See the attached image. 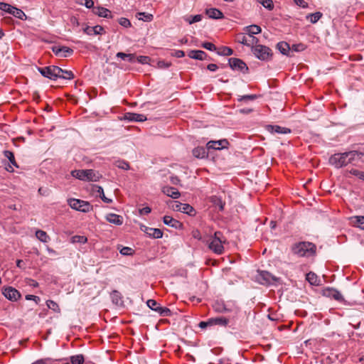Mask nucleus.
I'll use <instances>...</instances> for the list:
<instances>
[{
  "label": "nucleus",
  "instance_id": "48",
  "mask_svg": "<svg viewBox=\"0 0 364 364\" xmlns=\"http://www.w3.org/2000/svg\"><path fill=\"white\" fill-rule=\"evenodd\" d=\"M259 97L257 95H245L242 96H239L237 100L238 101H247V100H255Z\"/></svg>",
  "mask_w": 364,
  "mask_h": 364
},
{
  "label": "nucleus",
  "instance_id": "36",
  "mask_svg": "<svg viewBox=\"0 0 364 364\" xmlns=\"http://www.w3.org/2000/svg\"><path fill=\"white\" fill-rule=\"evenodd\" d=\"M36 236L40 241L43 242H47L50 240V237L46 232L41 230H38L36 232Z\"/></svg>",
  "mask_w": 364,
  "mask_h": 364
},
{
  "label": "nucleus",
  "instance_id": "7",
  "mask_svg": "<svg viewBox=\"0 0 364 364\" xmlns=\"http://www.w3.org/2000/svg\"><path fill=\"white\" fill-rule=\"evenodd\" d=\"M256 279L259 284L266 286L276 285L279 282V278L267 271H258Z\"/></svg>",
  "mask_w": 364,
  "mask_h": 364
},
{
  "label": "nucleus",
  "instance_id": "28",
  "mask_svg": "<svg viewBox=\"0 0 364 364\" xmlns=\"http://www.w3.org/2000/svg\"><path fill=\"white\" fill-rule=\"evenodd\" d=\"M277 48L280 51V53L285 55H289L291 48L289 44L284 41L279 42L277 44Z\"/></svg>",
  "mask_w": 364,
  "mask_h": 364
},
{
  "label": "nucleus",
  "instance_id": "8",
  "mask_svg": "<svg viewBox=\"0 0 364 364\" xmlns=\"http://www.w3.org/2000/svg\"><path fill=\"white\" fill-rule=\"evenodd\" d=\"M71 208L82 213H88L92 210V205L87 201L80 199L70 198L68 200Z\"/></svg>",
  "mask_w": 364,
  "mask_h": 364
},
{
  "label": "nucleus",
  "instance_id": "53",
  "mask_svg": "<svg viewBox=\"0 0 364 364\" xmlns=\"http://www.w3.org/2000/svg\"><path fill=\"white\" fill-rule=\"evenodd\" d=\"M306 48L305 45L303 43L294 44L291 47L292 51L300 52L304 50Z\"/></svg>",
  "mask_w": 364,
  "mask_h": 364
},
{
  "label": "nucleus",
  "instance_id": "58",
  "mask_svg": "<svg viewBox=\"0 0 364 364\" xmlns=\"http://www.w3.org/2000/svg\"><path fill=\"white\" fill-rule=\"evenodd\" d=\"M212 326L210 318H209L207 321H201L199 323L198 326L201 328H205L207 326Z\"/></svg>",
  "mask_w": 364,
  "mask_h": 364
},
{
  "label": "nucleus",
  "instance_id": "30",
  "mask_svg": "<svg viewBox=\"0 0 364 364\" xmlns=\"http://www.w3.org/2000/svg\"><path fill=\"white\" fill-rule=\"evenodd\" d=\"M212 326L218 325L220 326H226L229 323V319L225 317H216L210 318Z\"/></svg>",
  "mask_w": 364,
  "mask_h": 364
},
{
  "label": "nucleus",
  "instance_id": "43",
  "mask_svg": "<svg viewBox=\"0 0 364 364\" xmlns=\"http://www.w3.org/2000/svg\"><path fill=\"white\" fill-rule=\"evenodd\" d=\"M84 356L82 354L73 355L70 357V362L72 364H83Z\"/></svg>",
  "mask_w": 364,
  "mask_h": 364
},
{
  "label": "nucleus",
  "instance_id": "49",
  "mask_svg": "<svg viewBox=\"0 0 364 364\" xmlns=\"http://www.w3.org/2000/svg\"><path fill=\"white\" fill-rule=\"evenodd\" d=\"M116 166L123 170H128L129 169V164L128 162L124 161V160H119L116 161Z\"/></svg>",
  "mask_w": 364,
  "mask_h": 364
},
{
  "label": "nucleus",
  "instance_id": "14",
  "mask_svg": "<svg viewBox=\"0 0 364 364\" xmlns=\"http://www.w3.org/2000/svg\"><path fill=\"white\" fill-rule=\"evenodd\" d=\"M53 52L60 57H68L73 54V50L66 46H53Z\"/></svg>",
  "mask_w": 364,
  "mask_h": 364
},
{
  "label": "nucleus",
  "instance_id": "16",
  "mask_svg": "<svg viewBox=\"0 0 364 364\" xmlns=\"http://www.w3.org/2000/svg\"><path fill=\"white\" fill-rule=\"evenodd\" d=\"M3 154H4V156L6 159H8V160L9 161V162L11 164H9L7 167H6V169L8 171L13 172L14 171L13 166L18 168V165L17 164V163L15 160L14 154L12 151L6 150V151H4Z\"/></svg>",
  "mask_w": 364,
  "mask_h": 364
},
{
  "label": "nucleus",
  "instance_id": "64",
  "mask_svg": "<svg viewBox=\"0 0 364 364\" xmlns=\"http://www.w3.org/2000/svg\"><path fill=\"white\" fill-rule=\"evenodd\" d=\"M251 39L249 41L251 43V47L255 46V45H258L259 39L253 36H250Z\"/></svg>",
  "mask_w": 364,
  "mask_h": 364
},
{
  "label": "nucleus",
  "instance_id": "50",
  "mask_svg": "<svg viewBox=\"0 0 364 364\" xmlns=\"http://www.w3.org/2000/svg\"><path fill=\"white\" fill-rule=\"evenodd\" d=\"M213 308L218 312H224L227 311L224 304L220 302H215Z\"/></svg>",
  "mask_w": 364,
  "mask_h": 364
},
{
  "label": "nucleus",
  "instance_id": "24",
  "mask_svg": "<svg viewBox=\"0 0 364 364\" xmlns=\"http://www.w3.org/2000/svg\"><path fill=\"white\" fill-rule=\"evenodd\" d=\"M93 12L95 14L105 18H112L111 11L104 7L97 6L93 8Z\"/></svg>",
  "mask_w": 364,
  "mask_h": 364
},
{
  "label": "nucleus",
  "instance_id": "39",
  "mask_svg": "<svg viewBox=\"0 0 364 364\" xmlns=\"http://www.w3.org/2000/svg\"><path fill=\"white\" fill-rule=\"evenodd\" d=\"M117 250H119L120 254L122 255L129 256L134 254V250L129 247L118 246Z\"/></svg>",
  "mask_w": 364,
  "mask_h": 364
},
{
  "label": "nucleus",
  "instance_id": "38",
  "mask_svg": "<svg viewBox=\"0 0 364 364\" xmlns=\"http://www.w3.org/2000/svg\"><path fill=\"white\" fill-rule=\"evenodd\" d=\"M111 298L112 302L117 305L120 304L122 302L121 294L117 290L112 291L111 293Z\"/></svg>",
  "mask_w": 364,
  "mask_h": 364
},
{
  "label": "nucleus",
  "instance_id": "18",
  "mask_svg": "<svg viewBox=\"0 0 364 364\" xmlns=\"http://www.w3.org/2000/svg\"><path fill=\"white\" fill-rule=\"evenodd\" d=\"M163 221L165 225L176 229H180L183 227V224L181 222L169 215H165L163 218Z\"/></svg>",
  "mask_w": 364,
  "mask_h": 364
},
{
  "label": "nucleus",
  "instance_id": "47",
  "mask_svg": "<svg viewBox=\"0 0 364 364\" xmlns=\"http://www.w3.org/2000/svg\"><path fill=\"white\" fill-rule=\"evenodd\" d=\"M14 6L4 3V2H0V9L3 11H5L8 14H11V11L14 10Z\"/></svg>",
  "mask_w": 364,
  "mask_h": 364
},
{
  "label": "nucleus",
  "instance_id": "56",
  "mask_svg": "<svg viewBox=\"0 0 364 364\" xmlns=\"http://www.w3.org/2000/svg\"><path fill=\"white\" fill-rule=\"evenodd\" d=\"M87 237H85V236H80V235H77V236H75L73 237V242H80V243H85L87 242Z\"/></svg>",
  "mask_w": 364,
  "mask_h": 364
},
{
  "label": "nucleus",
  "instance_id": "9",
  "mask_svg": "<svg viewBox=\"0 0 364 364\" xmlns=\"http://www.w3.org/2000/svg\"><path fill=\"white\" fill-rule=\"evenodd\" d=\"M38 70L43 76L53 80H55L60 76V71L61 72V68L55 65L38 68Z\"/></svg>",
  "mask_w": 364,
  "mask_h": 364
},
{
  "label": "nucleus",
  "instance_id": "54",
  "mask_svg": "<svg viewBox=\"0 0 364 364\" xmlns=\"http://www.w3.org/2000/svg\"><path fill=\"white\" fill-rule=\"evenodd\" d=\"M202 47L208 50H210V51H215L216 50V46L210 43V42H205L202 44Z\"/></svg>",
  "mask_w": 364,
  "mask_h": 364
},
{
  "label": "nucleus",
  "instance_id": "25",
  "mask_svg": "<svg viewBox=\"0 0 364 364\" xmlns=\"http://www.w3.org/2000/svg\"><path fill=\"white\" fill-rule=\"evenodd\" d=\"M104 31V28L102 26H87L85 29H84V32L87 34V35H98V34H102V32Z\"/></svg>",
  "mask_w": 364,
  "mask_h": 364
},
{
  "label": "nucleus",
  "instance_id": "42",
  "mask_svg": "<svg viewBox=\"0 0 364 364\" xmlns=\"http://www.w3.org/2000/svg\"><path fill=\"white\" fill-rule=\"evenodd\" d=\"M11 14L21 20L26 17L25 13L21 9L16 7H14V10L11 11Z\"/></svg>",
  "mask_w": 364,
  "mask_h": 364
},
{
  "label": "nucleus",
  "instance_id": "34",
  "mask_svg": "<svg viewBox=\"0 0 364 364\" xmlns=\"http://www.w3.org/2000/svg\"><path fill=\"white\" fill-rule=\"evenodd\" d=\"M139 20H142L146 22H150L154 19V16L151 14L146 12H139L136 15Z\"/></svg>",
  "mask_w": 364,
  "mask_h": 364
},
{
  "label": "nucleus",
  "instance_id": "26",
  "mask_svg": "<svg viewBox=\"0 0 364 364\" xmlns=\"http://www.w3.org/2000/svg\"><path fill=\"white\" fill-rule=\"evenodd\" d=\"M145 232L149 237L155 239L161 238L163 236L162 230L158 228H146Z\"/></svg>",
  "mask_w": 364,
  "mask_h": 364
},
{
  "label": "nucleus",
  "instance_id": "62",
  "mask_svg": "<svg viewBox=\"0 0 364 364\" xmlns=\"http://www.w3.org/2000/svg\"><path fill=\"white\" fill-rule=\"evenodd\" d=\"M170 181L173 185H178L180 183V179L178 176H173L170 177Z\"/></svg>",
  "mask_w": 364,
  "mask_h": 364
},
{
  "label": "nucleus",
  "instance_id": "5",
  "mask_svg": "<svg viewBox=\"0 0 364 364\" xmlns=\"http://www.w3.org/2000/svg\"><path fill=\"white\" fill-rule=\"evenodd\" d=\"M252 52L257 58L263 61L270 60L273 55L271 48L263 45L252 46Z\"/></svg>",
  "mask_w": 364,
  "mask_h": 364
},
{
  "label": "nucleus",
  "instance_id": "11",
  "mask_svg": "<svg viewBox=\"0 0 364 364\" xmlns=\"http://www.w3.org/2000/svg\"><path fill=\"white\" fill-rule=\"evenodd\" d=\"M230 67L234 70H239L243 73H247L249 68L246 63L240 58H230L228 60Z\"/></svg>",
  "mask_w": 364,
  "mask_h": 364
},
{
  "label": "nucleus",
  "instance_id": "21",
  "mask_svg": "<svg viewBox=\"0 0 364 364\" xmlns=\"http://www.w3.org/2000/svg\"><path fill=\"white\" fill-rule=\"evenodd\" d=\"M350 223L353 227L360 228L364 230V216L356 215L350 218Z\"/></svg>",
  "mask_w": 364,
  "mask_h": 364
},
{
  "label": "nucleus",
  "instance_id": "12",
  "mask_svg": "<svg viewBox=\"0 0 364 364\" xmlns=\"http://www.w3.org/2000/svg\"><path fill=\"white\" fill-rule=\"evenodd\" d=\"M2 293L6 299L13 301H17L21 297L19 291L11 287L4 288Z\"/></svg>",
  "mask_w": 364,
  "mask_h": 364
},
{
  "label": "nucleus",
  "instance_id": "46",
  "mask_svg": "<svg viewBox=\"0 0 364 364\" xmlns=\"http://www.w3.org/2000/svg\"><path fill=\"white\" fill-rule=\"evenodd\" d=\"M46 304H47V306L54 311L55 312H60V309L58 306V304L55 302L54 301H52V300H48L47 302H46Z\"/></svg>",
  "mask_w": 364,
  "mask_h": 364
},
{
  "label": "nucleus",
  "instance_id": "22",
  "mask_svg": "<svg viewBox=\"0 0 364 364\" xmlns=\"http://www.w3.org/2000/svg\"><path fill=\"white\" fill-rule=\"evenodd\" d=\"M106 220L110 223L120 225L123 223V218L115 213H109L105 217Z\"/></svg>",
  "mask_w": 364,
  "mask_h": 364
},
{
  "label": "nucleus",
  "instance_id": "31",
  "mask_svg": "<svg viewBox=\"0 0 364 364\" xmlns=\"http://www.w3.org/2000/svg\"><path fill=\"white\" fill-rule=\"evenodd\" d=\"M306 279L311 284V285H314V286H318L319 285V279L318 277V276L312 272H310L309 273L306 274Z\"/></svg>",
  "mask_w": 364,
  "mask_h": 364
},
{
  "label": "nucleus",
  "instance_id": "57",
  "mask_svg": "<svg viewBox=\"0 0 364 364\" xmlns=\"http://www.w3.org/2000/svg\"><path fill=\"white\" fill-rule=\"evenodd\" d=\"M26 299L34 301L36 304H38L41 300L38 296L31 295V294L26 295Z\"/></svg>",
  "mask_w": 364,
  "mask_h": 364
},
{
  "label": "nucleus",
  "instance_id": "6",
  "mask_svg": "<svg viewBox=\"0 0 364 364\" xmlns=\"http://www.w3.org/2000/svg\"><path fill=\"white\" fill-rule=\"evenodd\" d=\"M167 205L170 208L174 211H178L183 213H186L190 216L196 215V210L188 203H182L178 201L168 200L166 202Z\"/></svg>",
  "mask_w": 364,
  "mask_h": 364
},
{
  "label": "nucleus",
  "instance_id": "15",
  "mask_svg": "<svg viewBox=\"0 0 364 364\" xmlns=\"http://www.w3.org/2000/svg\"><path fill=\"white\" fill-rule=\"evenodd\" d=\"M124 119L128 122H142L147 119L146 117L141 114L127 112L124 115Z\"/></svg>",
  "mask_w": 364,
  "mask_h": 364
},
{
  "label": "nucleus",
  "instance_id": "10",
  "mask_svg": "<svg viewBox=\"0 0 364 364\" xmlns=\"http://www.w3.org/2000/svg\"><path fill=\"white\" fill-rule=\"evenodd\" d=\"M146 304L151 310L157 312L161 316H170L172 314L171 311L168 308L160 306V304L154 299H149Z\"/></svg>",
  "mask_w": 364,
  "mask_h": 364
},
{
  "label": "nucleus",
  "instance_id": "60",
  "mask_svg": "<svg viewBox=\"0 0 364 364\" xmlns=\"http://www.w3.org/2000/svg\"><path fill=\"white\" fill-rule=\"evenodd\" d=\"M151 209L149 207L146 206L141 209H139V213L140 215H147L151 213Z\"/></svg>",
  "mask_w": 364,
  "mask_h": 364
},
{
  "label": "nucleus",
  "instance_id": "59",
  "mask_svg": "<svg viewBox=\"0 0 364 364\" xmlns=\"http://www.w3.org/2000/svg\"><path fill=\"white\" fill-rule=\"evenodd\" d=\"M294 3L303 8H306L308 6V4L304 0H294Z\"/></svg>",
  "mask_w": 364,
  "mask_h": 364
},
{
  "label": "nucleus",
  "instance_id": "61",
  "mask_svg": "<svg viewBox=\"0 0 364 364\" xmlns=\"http://www.w3.org/2000/svg\"><path fill=\"white\" fill-rule=\"evenodd\" d=\"M159 66L161 68H168L171 66V63L164 60L159 61L158 63Z\"/></svg>",
  "mask_w": 364,
  "mask_h": 364
},
{
  "label": "nucleus",
  "instance_id": "2",
  "mask_svg": "<svg viewBox=\"0 0 364 364\" xmlns=\"http://www.w3.org/2000/svg\"><path fill=\"white\" fill-rule=\"evenodd\" d=\"M316 247L309 242H299L293 244L291 250L294 255L299 257H309L315 254Z\"/></svg>",
  "mask_w": 364,
  "mask_h": 364
},
{
  "label": "nucleus",
  "instance_id": "23",
  "mask_svg": "<svg viewBox=\"0 0 364 364\" xmlns=\"http://www.w3.org/2000/svg\"><path fill=\"white\" fill-rule=\"evenodd\" d=\"M205 13L208 16L209 18H213V19H221L224 17L222 11L215 8H211V9H206Z\"/></svg>",
  "mask_w": 364,
  "mask_h": 364
},
{
  "label": "nucleus",
  "instance_id": "63",
  "mask_svg": "<svg viewBox=\"0 0 364 364\" xmlns=\"http://www.w3.org/2000/svg\"><path fill=\"white\" fill-rule=\"evenodd\" d=\"M136 56L135 55V54H127L126 60L129 61V63H134L136 61Z\"/></svg>",
  "mask_w": 364,
  "mask_h": 364
},
{
  "label": "nucleus",
  "instance_id": "29",
  "mask_svg": "<svg viewBox=\"0 0 364 364\" xmlns=\"http://www.w3.org/2000/svg\"><path fill=\"white\" fill-rule=\"evenodd\" d=\"M210 201L215 207L218 208L220 211H223L224 210L225 203L220 197L216 196H212Z\"/></svg>",
  "mask_w": 364,
  "mask_h": 364
},
{
  "label": "nucleus",
  "instance_id": "55",
  "mask_svg": "<svg viewBox=\"0 0 364 364\" xmlns=\"http://www.w3.org/2000/svg\"><path fill=\"white\" fill-rule=\"evenodd\" d=\"M238 42L245 45V46H251V43H250V40L247 39V38L245 36H242L241 38L238 37Z\"/></svg>",
  "mask_w": 364,
  "mask_h": 364
},
{
  "label": "nucleus",
  "instance_id": "27",
  "mask_svg": "<svg viewBox=\"0 0 364 364\" xmlns=\"http://www.w3.org/2000/svg\"><path fill=\"white\" fill-rule=\"evenodd\" d=\"M93 190H94V191H95L96 193H97L99 194L100 198L102 200L103 202H105L106 203H111L112 202V199L108 198L105 196L102 187H101L98 185H95L93 186Z\"/></svg>",
  "mask_w": 364,
  "mask_h": 364
},
{
  "label": "nucleus",
  "instance_id": "19",
  "mask_svg": "<svg viewBox=\"0 0 364 364\" xmlns=\"http://www.w3.org/2000/svg\"><path fill=\"white\" fill-rule=\"evenodd\" d=\"M162 192L173 199H177L181 196L180 192L176 188L171 186L163 187Z\"/></svg>",
  "mask_w": 364,
  "mask_h": 364
},
{
  "label": "nucleus",
  "instance_id": "37",
  "mask_svg": "<svg viewBox=\"0 0 364 364\" xmlns=\"http://www.w3.org/2000/svg\"><path fill=\"white\" fill-rule=\"evenodd\" d=\"M59 75L60 76H58V78H62L65 80H72L74 78V74L72 71L63 70L62 68L61 72L60 71Z\"/></svg>",
  "mask_w": 364,
  "mask_h": 364
},
{
  "label": "nucleus",
  "instance_id": "3",
  "mask_svg": "<svg viewBox=\"0 0 364 364\" xmlns=\"http://www.w3.org/2000/svg\"><path fill=\"white\" fill-rule=\"evenodd\" d=\"M71 176L84 181H98L102 178V175L93 169L73 170Z\"/></svg>",
  "mask_w": 364,
  "mask_h": 364
},
{
  "label": "nucleus",
  "instance_id": "4",
  "mask_svg": "<svg viewBox=\"0 0 364 364\" xmlns=\"http://www.w3.org/2000/svg\"><path fill=\"white\" fill-rule=\"evenodd\" d=\"M222 236L221 232L216 231L208 242V248L217 255H222L224 252L223 244L225 241L222 240Z\"/></svg>",
  "mask_w": 364,
  "mask_h": 364
},
{
  "label": "nucleus",
  "instance_id": "40",
  "mask_svg": "<svg viewBox=\"0 0 364 364\" xmlns=\"http://www.w3.org/2000/svg\"><path fill=\"white\" fill-rule=\"evenodd\" d=\"M258 3L262 4L265 9L272 11L274 9V3L272 0H256Z\"/></svg>",
  "mask_w": 364,
  "mask_h": 364
},
{
  "label": "nucleus",
  "instance_id": "51",
  "mask_svg": "<svg viewBox=\"0 0 364 364\" xmlns=\"http://www.w3.org/2000/svg\"><path fill=\"white\" fill-rule=\"evenodd\" d=\"M119 23L123 26V27H125V28H129V27H131L132 24H131V22L127 18H120L119 19Z\"/></svg>",
  "mask_w": 364,
  "mask_h": 364
},
{
  "label": "nucleus",
  "instance_id": "45",
  "mask_svg": "<svg viewBox=\"0 0 364 364\" xmlns=\"http://www.w3.org/2000/svg\"><path fill=\"white\" fill-rule=\"evenodd\" d=\"M205 151L204 148L198 147L193 150V154L198 158H203L205 156Z\"/></svg>",
  "mask_w": 364,
  "mask_h": 364
},
{
  "label": "nucleus",
  "instance_id": "44",
  "mask_svg": "<svg viewBox=\"0 0 364 364\" xmlns=\"http://www.w3.org/2000/svg\"><path fill=\"white\" fill-rule=\"evenodd\" d=\"M202 20V16L197 14L195 16H189L185 18V21L188 22L189 24H192L196 22H199Z\"/></svg>",
  "mask_w": 364,
  "mask_h": 364
},
{
  "label": "nucleus",
  "instance_id": "1",
  "mask_svg": "<svg viewBox=\"0 0 364 364\" xmlns=\"http://www.w3.org/2000/svg\"><path fill=\"white\" fill-rule=\"evenodd\" d=\"M363 154L358 151H350L343 153H336L329 158V164L336 168H341L359 160Z\"/></svg>",
  "mask_w": 364,
  "mask_h": 364
},
{
  "label": "nucleus",
  "instance_id": "13",
  "mask_svg": "<svg viewBox=\"0 0 364 364\" xmlns=\"http://www.w3.org/2000/svg\"><path fill=\"white\" fill-rule=\"evenodd\" d=\"M229 145V142L227 139H221L218 141H210L207 144L208 149H215L220 150L224 148H227Z\"/></svg>",
  "mask_w": 364,
  "mask_h": 364
},
{
  "label": "nucleus",
  "instance_id": "32",
  "mask_svg": "<svg viewBox=\"0 0 364 364\" xmlns=\"http://www.w3.org/2000/svg\"><path fill=\"white\" fill-rule=\"evenodd\" d=\"M269 130L278 134H289L291 132V130L289 128L282 127L278 125H269Z\"/></svg>",
  "mask_w": 364,
  "mask_h": 364
},
{
  "label": "nucleus",
  "instance_id": "33",
  "mask_svg": "<svg viewBox=\"0 0 364 364\" xmlns=\"http://www.w3.org/2000/svg\"><path fill=\"white\" fill-rule=\"evenodd\" d=\"M323 14L320 11H317L313 14H308L306 18L309 20L311 23H316L318 22L320 18L322 17Z\"/></svg>",
  "mask_w": 364,
  "mask_h": 364
},
{
  "label": "nucleus",
  "instance_id": "35",
  "mask_svg": "<svg viewBox=\"0 0 364 364\" xmlns=\"http://www.w3.org/2000/svg\"><path fill=\"white\" fill-rule=\"evenodd\" d=\"M245 31L250 34V36H253L254 34L259 33L262 31V29L260 26L253 24L245 27Z\"/></svg>",
  "mask_w": 364,
  "mask_h": 364
},
{
  "label": "nucleus",
  "instance_id": "52",
  "mask_svg": "<svg viewBox=\"0 0 364 364\" xmlns=\"http://www.w3.org/2000/svg\"><path fill=\"white\" fill-rule=\"evenodd\" d=\"M136 61L141 64H148L150 61V58L148 56L140 55L136 57Z\"/></svg>",
  "mask_w": 364,
  "mask_h": 364
},
{
  "label": "nucleus",
  "instance_id": "20",
  "mask_svg": "<svg viewBox=\"0 0 364 364\" xmlns=\"http://www.w3.org/2000/svg\"><path fill=\"white\" fill-rule=\"evenodd\" d=\"M188 56L193 59L203 60L206 59L208 55L200 50H192L188 52Z\"/></svg>",
  "mask_w": 364,
  "mask_h": 364
},
{
  "label": "nucleus",
  "instance_id": "17",
  "mask_svg": "<svg viewBox=\"0 0 364 364\" xmlns=\"http://www.w3.org/2000/svg\"><path fill=\"white\" fill-rule=\"evenodd\" d=\"M323 294L325 296L333 298V299L338 301H343L344 300L342 294L338 290L333 288H326L323 291Z\"/></svg>",
  "mask_w": 364,
  "mask_h": 364
},
{
  "label": "nucleus",
  "instance_id": "41",
  "mask_svg": "<svg viewBox=\"0 0 364 364\" xmlns=\"http://www.w3.org/2000/svg\"><path fill=\"white\" fill-rule=\"evenodd\" d=\"M217 53L219 55L229 56L233 53V50L228 46H223Z\"/></svg>",
  "mask_w": 364,
  "mask_h": 364
}]
</instances>
